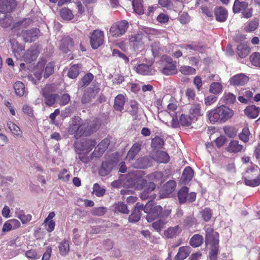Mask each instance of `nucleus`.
Listing matches in <instances>:
<instances>
[{
  "label": "nucleus",
  "instance_id": "f257e3e1",
  "mask_svg": "<svg viewBox=\"0 0 260 260\" xmlns=\"http://www.w3.org/2000/svg\"><path fill=\"white\" fill-rule=\"evenodd\" d=\"M100 125V123L97 120L84 121L80 117H75L73 118L68 132L70 135H74L76 139H78L83 136L90 135L96 131Z\"/></svg>",
  "mask_w": 260,
  "mask_h": 260
},
{
  "label": "nucleus",
  "instance_id": "f03ea898",
  "mask_svg": "<svg viewBox=\"0 0 260 260\" xmlns=\"http://www.w3.org/2000/svg\"><path fill=\"white\" fill-rule=\"evenodd\" d=\"M233 115L232 110L226 107L220 106L211 110L208 114V118L212 122H224Z\"/></svg>",
  "mask_w": 260,
  "mask_h": 260
},
{
  "label": "nucleus",
  "instance_id": "7ed1b4c3",
  "mask_svg": "<svg viewBox=\"0 0 260 260\" xmlns=\"http://www.w3.org/2000/svg\"><path fill=\"white\" fill-rule=\"evenodd\" d=\"M147 177L152 182L147 184L145 190L141 193V198L143 200L148 199L149 197V193L154 190L156 187L155 183L162 182L163 174L161 172H157L150 174Z\"/></svg>",
  "mask_w": 260,
  "mask_h": 260
},
{
  "label": "nucleus",
  "instance_id": "20e7f679",
  "mask_svg": "<svg viewBox=\"0 0 260 260\" xmlns=\"http://www.w3.org/2000/svg\"><path fill=\"white\" fill-rule=\"evenodd\" d=\"M233 11L235 13L241 12L242 17L250 18L252 16L253 9L249 8L248 3L236 0L233 6Z\"/></svg>",
  "mask_w": 260,
  "mask_h": 260
},
{
  "label": "nucleus",
  "instance_id": "39448f33",
  "mask_svg": "<svg viewBox=\"0 0 260 260\" xmlns=\"http://www.w3.org/2000/svg\"><path fill=\"white\" fill-rule=\"evenodd\" d=\"M161 63V72L163 74L168 76L177 74L176 62L173 61L172 58L167 56H164Z\"/></svg>",
  "mask_w": 260,
  "mask_h": 260
},
{
  "label": "nucleus",
  "instance_id": "423d86ee",
  "mask_svg": "<svg viewBox=\"0 0 260 260\" xmlns=\"http://www.w3.org/2000/svg\"><path fill=\"white\" fill-rule=\"evenodd\" d=\"M13 52L17 58H20L22 56L25 61L27 62H31L36 58V56L31 50H27V52L24 54V48L20 44H16L15 45L13 46Z\"/></svg>",
  "mask_w": 260,
  "mask_h": 260
},
{
  "label": "nucleus",
  "instance_id": "0eeeda50",
  "mask_svg": "<svg viewBox=\"0 0 260 260\" xmlns=\"http://www.w3.org/2000/svg\"><path fill=\"white\" fill-rule=\"evenodd\" d=\"M104 32L99 29L93 30L90 35V42L91 47L97 49L104 43Z\"/></svg>",
  "mask_w": 260,
  "mask_h": 260
},
{
  "label": "nucleus",
  "instance_id": "6e6552de",
  "mask_svg": "<svg viewBox=\"0 0 260 260\" xmlns=\"http://www.w3.org/2000/svg\"><path fill=\"white\" fill-rule=\"evenodd\" d=\"M127 28L128 22L123 20L113 24L110 28V32L113 36L119 37L125 32Z\"/></svg>",
  "mask_w": 260,
  "mask_h": 260
},
{
  "label": "nucleus",
  "instance_id": "1a4fd4ad",
  "mask_svg": "<svg viewBox=\"0 0 260 260\" xmlns=\"http://www.w3.org/2000/svg\"><path fill=\"white\" fill-rule=\"evenodd\" d=\"M16 0H4L0 4V12L4 14L12 12L17 7Z\"/></svg>",
  "mask_w": 260,
  "mask_h": 260
},
{
  "label": "nucleus",
  "instance_id": "9d476101",
  "mask_svg": "<svg viewBox=\"0 0 260 260\" xmlns=\"http://www.w3.org/2000/svg\"><path fill=\"white\" fill-rule=\"evenodd\" d=\"M205 229V242L207 245L215 243V242H219L218 234L216 232H214L212 228L206 226Z\"/></svg>",
  "mask_w": 260,
  "mask_h": 260
},
{
  "label": "nucleus",
  "instance_id": "9b49d317",
  "mask_svg": "<svg viewBox=\"0 0 260 260\" xmlns=\"http://www.w3.org/2000/svg\"><path fill=\"white\" fill-rule=\"evenodd\" d=\"M54 68V64L50 62L46 65L45 69L41 72H36L34 74L35 76L38 80H39L42 77V74H43L44 77L47 79L50 75L53 73Z\"/></svg>",
  "mask_w": 260,
  "mask_h": 260
},
{
  "label": "nucleus",
  "instance_id": "f8f14e48",
  "mask_svg": "<svg viewBox=\"0 0 260 260\" xmlns=\"http://www.w3.org/2000/svg\"><path fill=\"white\" fill-rule=\"evenodd\" d=\"M248 80V78L244 74H240L232 77L230 80V83L233 85H244Z\"/></svg>",
  "mask_w": 260,
  "mask_h": 260
},
{
  "label": "nucleus",
  "instance_id": "ddd939ff",
  "mask_svg": "<svg viewBox=\"0 0 260 260\" xmlns=\"http://www.w3.org/2000/svg\"><path fill=\"white\" fill-rule=\"evenodd\" d=\"M145 213H147L146 219L148 222H151L155 219V214L156 211L153 208V203L151 202H148L145 206H143L142 209Z\"/></svg>",
  "mask_w": 260,
  "mask_h": 260
},
{
  "label": "nucleus",
  "instance_id": "4468645a",
  "mask_svg": "<svg viewBox=\"0 0 260 260\" xmlns=\"http://www.w3.org/2000/svg\"><path fill=\"white\" fill-rule=\"evenodd\" d=\"M253 91L250 89H243L241 91V95H240L238 99L242 103L247 104L249 101L253 100Z\"/></svg>",
  "mask_w": 260,
  "mask_h": 260
},
{
  "label": "nucleus",
  "instance_id": "2eb2a0df",
  "mask_svg": "<svg viewBox=\"0 0 260 260\" xmlns=\"http://www.w3.org/2000/svg\"><path fill=\"white\" fill-rule=\"evenodd\" d=\"M143 208V205L139 203H137L134 210L129 216L128 220L131 222H136L138 221L141 217V211Z\"/></svg>",
  "mask_w": 260,
  "mask_h": 260
},
{
  "label": "nucleus",
  "instance_id": "dca6fc26",
  "mask_svg": "<svg viewBox=\"0 0 260 260\" xmlns=\"http://www.w3.org/2000/svg\"><path fill=\"white\" fill-rule=\"evenodd\" d=\"M15 216L19 219L22 224H26L32 219L31 214H25L24 211L20 208H16L15 209Z\"/></svg>",
  "mask_w": 260,
  "mask_h": 260
},
{
  "label": "nucleus",
  "instance_id": "f3484780",
  "mask_svg": "<svg viewBox=\"0 0 260 260\" xmlns=\"http://www.w3.org/2000/svg\"><path fill=\"white\" fill-rule=\"evenodd\" d=\"M115 166L114 162L113 161H105L103 162L100 169L99 173L102 176L108 175Z\"/></svg>",
  "mask_w": 260,
  "mask_h": 260
},
{
  "label": "nucleus",
  "instance_id": "a211bd4d",
  "mask_svg": "<svg viewBox=\"0 0 260 260\" xmlns=\"http://www.w3.org/2000/svg\"><path fill=\"white\" fill-rule=\"evenodd\" d=\"M39 32V30L38 29L34 28L30 30L22 31L21 34L25 42H32L35 40Z\"/></svg>",
  "mask_w": 260,
  "mask_h": 260
},
{
  "label": "nucleus",
  "instance_id": "6ab92c4d",
  "mask_svg": "<svg viewBox=\"0 0 260 260\" xmlns=\"http://www.w3.org/2000/svg\"><path fill=\"white\" fill-rule=\"evenodd\" d=\"M182 232V228L179 225L170 227L164 232V235L168 238H172L179 235Z\"/></svg>",
  "mask_w": 260,
  "mask_h": 260
},
{
  "label": "nucleus",
  "instance_id": "aec40b11",
  "mask_svg": "<svg viewBox=\"0 0 260 260\" xmlns=\"http://www.w3.org/2000/svg\"><path fill=\"white\" fill-rule=\"evenodd\" d=\"M136 71L143 75H151L154 72L151 66L144 63L139 64L136 68Z\"/></svg>",
  "mask_w": 260,
  "mask_h": 260
},
{
  "label": "nucleus",
  "instance_id": "412c9836",
  "mask_svg": "<svg viewBox=\"0 0 260 260\" xmlns=\"http://www.w3.org/2000/svg\"><path fill=\"white\" fill-rule=\"evenodd\" d=\"M190 253L189 246H182L179 248L178 252L175 256V260H184Z\"/></svg>",
  "mask_w": 260,
  "mask_h": 260
},
{
  "label": "nucleus",
  "instance_id": "4be33fe9",
  "mask_svg": "<svg viewBox=\"0 0 260 260\" xmlns=\"http://www.w3.org/2000/svg\"><path fill=\"white\" fill-rule=\"evenodd\" d=\"M74 41L71 37H67L62 40L60 49L64 53H67L73 47Z\"/></svg>",
  "mask_w": 260,
  "mask_h": 260
},
{
  "label": "nucleus",
  "instance_id": "5701e85b",
  "mask_svg": "<svg viewBox=\"0 0 260 260\" xmlns=\"http://www.w3.org/2000/svg\"><path fill=\"white\" fill-rule=\"evenodd\" d=\"M245 114L250 118H255L258 115L259 109L254 105L248 106L244 110Z\"/></svg>",
  "mask_w": 260,
  "mask_h": 260
},
{
  "label": "nucleus",
  "instance_id": "b1692460",
  "mask_svg": "<svg viewBox=\"0 0 260 260\" xmlns=\"http://www.w3.org/2000/svg\"><path fill=\"white\" fill-rule=\"evenodd\" d=\"M243 149V146L239 144L237 140L231 141L226 148V150L230 153H237Z\"/></svg>",
  "mask_w": 260,
  "mask_h": 260
},
{
  "label": "nucleus",
  "instance_id": "393cba45",
  "mask_svg": "<svg viewBox=\"0 0 260 260\" xmlns=\"http://www.w3.org/2000/svg\"><path fill=\"white\" fill-rule=\"evenodd\" d=\"M215 14L216 19L218 21L223 22L226 19L228 12L222 7H218L215 9Z\"/></svg>",
  "mask_w": 260,
  "mask_h": 260
},
{
  "label": "nucleus",
  "instance_id": "a878e982",
  "mask_svg": "<svg viewBox=\"0 0 260 260\" xmlns=\"http://www.w3.org/2000/svg\"><path fill=\"white\" fill-rule=\"evenodd\" d=\"M141 149V145L139 143H135L127 153L126 158L128 160H133L138 154Z\"/></svg>",
  "mask_w": 260,
  "mask_h": 260
},
{
  "label": "nucleus",
  "instance_id": "bb28decb",
  "mask_svg": "<svg viewBox=\"0 0 260 260\" xmlns=\"http://www.w3.org/2000/svg\"><path fill=\"white\" fill-rule=\"evenodd\" d=\"M176 182L173 180L168 181L164 186L162 191L165 196H169L175 189Z\"/></svg>",
  "mask_w": 260,
  "mask_h": 260
},
{
  "label": "nucleus",
  "instance_id": "cd10ccee",
  "mask_svg": "<svg viewBox=\"0 0 260 260\" xmlns=\"http://www.w3.org/2000/svg\"><path fill=\"white\" fill-rule=\"evenodd\" d=\"M7 125L11 132L16 136H21L22 132L20 128L13 122L8 120Z\"/></svg>",
  "mask_w": 260,
  "mask_h": 260
},
{
  "label": "nucleus",
  "instance_id": "c85d7f7f",
  "mask_svg": "<svg viewBox=\"0 0 260 260\" xmlns=\"http://www.w3.org/2000/svg\"><path fill=\"white\" fill-rule=\"evenodd\" d=\"M43 96L45 98V104L49 106H51L55 103L59 96L56 94H48L47 93H44Z\"/></svg>",
  "mask_w": 260,
  "mask_h": 260
},
{
  "label": "nucleus",
  "instance_id": "c756f323",
  "mask_svg": "<svg viewBox=\"0 0 260 260\" xmlns=\"http://www.w3.org/2000/svg\"><path fill=\"white\" fill-rule=\"evenodd\" d=\"M59 13L61 17L65 20H71L74 17V15L72 11L68 8H61Z\"/></svg>",
  "mask_w": 260,
  "mask_h": 260
},
{
  "label": "nucleus",
  "instance_id": "7c9ffc66",
  "mask_svg": "<svg viewBox=\"0 0 260 260\" xmlns=\"http://www.w3.org/2000/svg\"><path fill=\"white\" fill-rule=\"evenodd\" d=\"M58 249L62 256L67 255L70 250L69 242L68 240H63L59 244Z\"/></svg>",
  "mask_w": 260,
  "mask_h": 260
},
{
  "label": "nucleus",
  "instance_id": "2f4dec72",
  "mask_svg": "<svg viewBox=\"0 0 260 260\" xmlns=\"http://www.w3.org/2000/svg\"><path fill=\"white\" fill-rule=\"evenodd\" d=\"M250 48L244 44H241L237 46V54L241 58L245 57L249 53Z\"/></svg>",
  "mask_w": 260,
  "mask_h": 260
},
{
  "label": "nucleus",
  "instance_id": "473e14b6",
  "mask_svg": "<svg viewBox=\"0 0 260 260\" xmlns=\"http://www.w3.org/2000/svg\"><path fill=\"white\" fill-rule=\"evenodd\" d=\"M14 89L15 93L20 96L24 95L26 92L24 84L20 81H17L14 83Z\"/></svg>",
  "mask_w": 260,
  "mask_h": 260
},
{
  "label": "nucleus",
  "instance_id": "72a5a7b5",
  "mask_svg": "<svg viewBox=\"0 0 260 260\" xmlns=\"http://www.w3.org/2000/svg\"><path fill=\"white\" fill-rule=\"evenodd\" d=\"M167 221L165 218H159L152 223V226L157 232H160L164 228Z\"/></svg>",
  "mask_w": 260,
  "mask_h": 260
},
{
  "label": "nucleus",
  "instance_id": "f704fd0d",
  "mask_svg": "<svg viewBox=\"0 0 260 260\" xmlns=\"http://www.w3.org/2000/svg\"><path fill=\"white\" fill-rule=\"evenodd\" d=\"M203 243V237L202 236L196 234L190 239L189 243L193 247H198Z\"/></svg>",
  "mask_w": 260,
  "mask_h": 260
},
{
  "label": "nucleus",
  "instance_id": "c9c22d12",
  "mask_svg": "<svg viewBox=\"0 0 260 260\" xmlns=\"http://www.w3.org/2000/svg\"><path fill=\"white\" fill-rule=\"evenodd\" d=\"M220 100L226 104H232L236 101V98L233 93L225 92Z\"/></svg>",
  "mask_w": 260,
  "mask_h": 260
},
{
  "label": "nucleus",
  "instance_id": "e433bc0d",
  "mask_svg": "<svg viewBox=\"0 0 260 260\" xmlns=\"http://www.w3.org/2000/svg\"><path fill=\"white\" fill-rule=\"evenodd\" d=\"M223 90L222 85L218 82H212L209 87V92L214 94H218L221 93Z\"/></svg>",
  "mask_w": 260,
  "mask_h": 260
},
{
  "label": "nucleus",
  "instance_id": "4c0bfd02",
  "mask_svg": "<svg viewBox=\"0 0 260 260\" xmlns=\"http://www.w3.org/2000/svg\"><path fill=\"white\" fill-rule=\"evenodd\" d=\"M193 176V172L192 169L189 167H186L183 172L182 178L184 182H188L192 178Z\"/></svg>",
  "mask_w": 260,
  "mask_h": 260
},
{
  "label": "nucleus",
  "instance_id": "58836bf2",
  "mask_svg": "<svg viewBox=\"0 0 260 260\" xmlns=\"http://www.w3.org/2000/svg\"><path fill=\"white\" fill-rule=\"evenodd\" d=\"M125 103V98L122 94L118 95L115 99L114 108L118 111H121L123 109Z\"/></svg>",
  "mask_w": 260,
  "mask_h": 260
},
{
  "label": "nucleus",
  "instance_id": "ea45409f",
  "mask_svg": "<svg viewBox=\"0 0 260 260\" xmlns=\"http://www.w3.org/2000/svg\"><path fill=\"white\" fill-rule=\"evenodd\" d=\"M259 20L258 19L254 18L249 21L244 27V30L247 32H251L254 31L258 26Z\"/></svg>",
  "mask_w": 260,
  "mask_h": 260
},
{
  "label": "nucleus",
  "instance_id": "a19ab883",
  "mask_svg": "<svg viewBox=\"0 0 260 260\" xmlns=\"http://www.w3.org/2000/svg\"><path fill=\"white\" fill-rule=\"evenodd\" d=\"M245 183L247 185L255 187L260 184V179L259 177L252 178V176L248 174L247 178L245 179Z\"/></svg>",
  "mask_w": 260,
  "mask_h": 260
},
{
  "label": "nucleus",
  "instance_id": "79ce46f5",
  "mask_svg": "<svg viewBox=\"0 0 260 260\" xmlns=\"http://www.w3.org/2000/svg\"><path fill=\"white\" fill-rule=\"evenodd\" d=\"M250 175L253 177H259L260 175V170L256 165H251L250 168L248 169L245 174V179L247 178V175Z\"/></svg>",
  "mask_w": 260,
  "mask_h": 260
},
{
  "label": "nucleus",
  "instance_id": "37998d69",
  "mask_svg": "<svg viewBox=\"0 0 260 260\" xmlns=\"http://www.w3.org/2000/svg\"><path fill=\"white\" fill-rule=\"evenodd\" d=\"M110 142L109 139H105L98 144L95 149L99 152L100 154H101L106 150L110 144Z\"/></svg>",
  "mask_w": 260,
  "mask_h": 260
},
{
  "label": "nucleus",
  "instance_id": "c03bdc74",
  "mask_svg": "<svg viewBox=\"0 0 260 260\" xmlns=\"http://www.w3.org/2000/svg\"><path fill=\"white\" fill-rule=\"evenodd\" d=\"M154 210L156 211V214L154 215L155 217L160 215V218H165V217H168L171 213V210L170 209H167L162 211V208L160 206H155Z\"/></svg>",
  "mask_w": 260,
  "mask_h": 260
},
{
  "label": "nucleus",
  "instance_id": "a18cd8bd",
  "mask_svg": "<svg viewBox=\"0 0 260 260\" xmlns=\"http://www.w3.org/2000/svg\"><path fill=\"white\" fill-rule=\"evenodd\" d=\"M80 66L79 64H74L72 66L68 73V76L72 79L76 78L79 75Z\"/></svg>",
  "mask_w": 260,
  "mask_h": 260
},
{
  "label": "nucleus",
  "instance_id": "49530a36",
  "mask_svg": "<svg viewBox=\"0 0 260 260\" xmlns=\"http://www.w3.org/2000/svg\"><path fill=\"white\" fill-rule=\"evenodd\" d=\"M179 70L185 75H192L196 73V70L194 68L188 66H181Z\"/></svg>",
  "mask_w": 260,
  "mask_h": 260
},
{
  "label": "nucleus",
  "instance_id": "de8ad7c7",
  "mask_svg": "<svg viewBox=\"0 0 260 260\" xmlns=\"http://www.w3.org/2000/svg\"><path fill=\"white\" fill-rule=\"evenodd\" d=\"M188 188L186 187H182L178 192V197L181 203H184L188 197Z\"/></svg>",
  "mask_w": 260,
  "mask_h": 260
},
{
  "label": "nucleus",
  "instance_id": "09e8293b",
  "mask_svg": "<svg viewBox=\"0 0 260 260\" xmlns=\"http://www.w3.org/2000/svg\"><path fill=\"white\" fill-rule=\"evenodd\" d=\"M218 244L219 242H215V243L209 244L211 246V249L209 254L210 260L216 259V256L218 251Z\"/></svg>",
  "mask_w": 260,
  "mask_h": 260
},
{
  "label": "nucleus",
  "instance_id": "8fccbe9b",
  "mask_svg": "<svg viewBox=\"0 0 260 260\" xmlns=\"http://www.w3.org/2000/svg\"><path fill=\"white\" fill-rule=\"evenodd\" d=\"M169 156L166 152L160 151L157 152L156 160L161 163H167L169 160Z\"/></svg>",
  "mask_w": 260,
  "mask_h": 260
},
{
  "label": "nucleus",
  "instance_id": "3c124183",
  "mask_svg": "<svg viewBox=\"0 0 260 260\" xmlns=\"http://www.w3.org/2000/svg\"><path fill=\"white\" fill-rule=\"evenodd\" d=\"M189 114L194 119L201 115V107L200 105H194L189 109Z\"/></svg>",
  "mask_w": 260,
  "mask_h": 260
},
{
  "label": "nucleus",
  "instance_id": "603ef678",
  "mask_svg": "<svg viewBox=\"0 0 260 260\" xmlns=\"http://www.w3.org/2000/svg\"><path fill=\"white\" fill-rule=\"evenodd\" d=\"M193 119L190 116L182 114L180 117V123L182 126H188L191 125Z\"/></svg>",
  "mask_w": 260,
  "mask_h": 260
},
{
  "label": "nucleus",
  "instance_id": "864d4df0",
  "mask_svg": "<svg viewBox=\"0 0 260 260\" xmlns=\"http://www.w3.org/2000/svg\"><path fill=\"white\" fill-rule=\"evenodd\" d=\"M250 60L253 66L260 67V53H253L250 56Z\"/></svg>",
  "mask_w": 260,
  "mask_h": 260
},
{
  "label": "nucleus",
  "instance_id": "5fc2aeb1",
  "mask_svg": "<svg viewBox=\"0 0 260 260\" xmlns=\"http://www.w3.org/2000/svg\"><path fill=\"white\" fill-rule=\"evenodd\" d=\"M114 208L116 211L120 212L124 214H128L129 210L127 209L126 205L123 203L119 202L114 205Z\"/></svg>",
  "mask_w": 260,
  "mask_h": 260
},
{
  "label": "nucleus",
  "instance_id": "6e6d98bb",
  "mask_svg": "<svg viewBox=\"0 0 260 260\" xmlns=\"http://www.w3.org/2000/svg\"><path fill=\"white\" fill-rule=\"evenodd\" d=\"M250 135V132L247 126L244 127L242 132L239 134V138L244 142H247L249 140V136Z\"/></svg>",
  "mask_w": 260,
  "mask_h": 260
},
{
  "label": "nucleus",
  "instance_id": "4d7b16f0",
  "mask_svg": "<svg viewBox=\"0 0 260 260\" xmlns=\"http://www.w3.org/2000/svg\"><path fill=\"white\" fill-rule=\"evenodd\" d=\"M93 76L92 74L88 73L86 74L82 79L81 86H87L91 82V81L93 80Z\"/></svg>",
  "mask_w": 260,
  "mask_h": 260
},
{
  "label": "nucleus",
  "instance_id": "13d9d810",
  "mask_svg": "<svg viewBox=\"0 0 260 260\" xmlns=\"http://www.w3.org/2000/svg\"><path fill=\"white\" fill-rule=\"evenodd\" d=\"M139 104L135 101L131 102L130 107L128 109V112L133 116L137 115L138 112Z\"/></svg>",
  "mask_w": 260,
  "mask_h": 260
},
{
  "label": "nucleus",
  "instance_id": "bf43d9fd",
  "mask_svg": "<svg viewBox=\"0 0 260 260\" xmlns=\"http://www.w3.org/2000/svg\"><path fill=\"white\" fill-rule=\"evenodd\" d=\"M93 191L97 197H100L103 196L105 194V189L96 183L93 185Z\"/></svg>",
  "mask_w": 260,
  "mask_h": 260
},
{
  "label": "nucleus",
  "instance_id": "052dcab7",
  "mask_svg": "<svg viewBox=\"0 0 260 260\" xmlns=\"http://www.w3.org/2000/svg\"><path fill=\"white\" fill-rule=\"evenodd\" d=\"M147 184L146 180L142 178H138L136 183L135 184L136 188L139 190H141L144 188V190L145 189V186Z\"/></svg>",
  "mask_w": 260,
  "mask_h": 260
},
{
  "label": "nucleus",
  "instance_id": "680f3d73",
  "mask_svg": "<svg viewBox=\"0 0 260 260\" xmlns=\"http://www.w3.org/2000/svg\"><path fill=\"white\" fill-rule=\"evenodd\" d=\"M112 55L114 56L119 57L122 58L126 63L129 61L128 58L124 53L121 52L118 50L114 49L112 51Z\"/></svg>",
  "mask_w": 260,
  "mask_h": 260
},
{
  "label": "nucleus",
  "instance_id": "e2e57ef3",
  "mask_svg": "<svg viewBox=\"0 0 260 260\" xmlns=\"http://www.w3.org/2000/svg\"><path fill=\"white\" fill-rule=\"evenodd\" d=\"M217 100V97L214 95H210L205 98L204 103L206 106H210L215 103Z\"/></svg>",
  "mask_w": 260,
  "mask_h": 260
},
{
  "label": "nucleus",
  "instance_id": "0e129e2a",
  "mask_svg": "<svg viewBox=\"0 0 260 260\" xmlns=\"http://www.w3.org/2000/svg\"><path fill=\"white\" fill-rule=\"evenodd\" d=\"M201 214L203 219L205 221H209L212 216V212L209 208H205L202 211Z\"/></svg>",
  "mask_w": 260,
  "mask_h": 260
},
{
  "label": "nucleus",
  "instance_id": "69168bd1",
  "mask_svg": "<svg viewBox=\"0 0 260 260\" xmlns=\"http://www.w3.org/2000/svg\"><path fill=\"white\" fill-rule=\"evenodd\" d=\"M184 48H185L186 49H189L194 51L201 52L202 50L203 47L198 44H191L190 45H185L184 46Z\"/></svg>",
  "mask_w": 260,
  "mask_h": 260
},
{
  "label": "nucleus",
  "instance_id": "338daca9",
  "mask_svg": "<svg viewBox=\"0 0 260 260\" xmlns=\"http://www.w3.org/2000/svg\"><path fill=\"white\" fill-rule=\"evenodd\" d=\"M177 106L176 104L170 103L167 106V111L171 115V116H174L176 115L175 110H176Z\"/></svg>",
  "mask_w": 260,
  "mask_h": 260
},
{
  "label": "nucleus",
  "instance_id": "774afa93",
  "mask_svg": "<svg viewBox=\"0 0 260 260\" xmlns=\"http://www.w3.org/2000/svg\"><path fill=\"white\" fill-rule=\"evenodd\" d=\"M67 169H63L58 175L59 179H62L64 181H68L70 179V176L67 173Z\"/></svg>",
  "mask_w": 260,
  "mask_h": 260
}]
</instances>
